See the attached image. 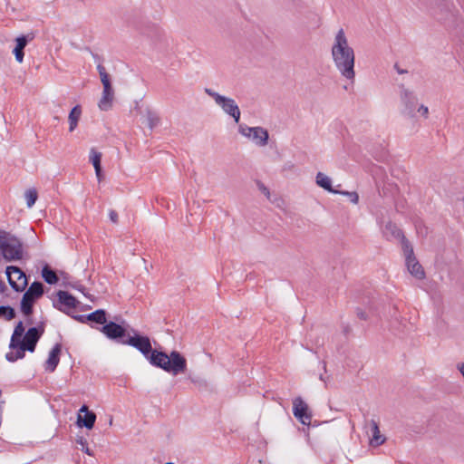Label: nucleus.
I'll list each match as a JSON object with an SVG mask.
<instances>
[{
	"mask_svg": "<svg viewBox=\"0 0 464 464\" xmlns=\"http://www.w3.org/2000/svg\"><path fill=\"white\" fill-rule=\"evenodd\" d=\"M331 56L334 65L341 76L353 83L355 80V52L343 28H340L334 35L331 44Z\"/></svg>",
	"mask_w": 464,
	"mask_h": 464,
	"instance_id": "1",
	"label": "nucleus"
},
{
	"mask_svg": "<svg viewBox=\"0 0 464 464\" xmlns=\"http://www.w3.org/2000/svg\"><path fill=\"white\" fill-rule=\"evenodd\" d=\"M101 332L109 339L116 340L123 345H130L134 348H151L150 339L141 335L129 325L119 324L114 322L105 324Z\"/></svg>",
	"mask_w": 464,
	"mask_h": 464,
	"instance_id": "2",
	"label": "nucleus"
},
{
	"mask_svg": "<svg viewBox=\"0 0 464 464\" xmlns=\"http://www.w3.org/2000/svg\"><path fill=\"white\" fill-rule=\"evenodd\" d=\"M140 352L152 365L173 375H178L186 370V359L175 350L170 354H167L162 350H140Z\"/></svg>",
	"mask_w": 464,
	"mask_h": 464,
	"instance_id": "3",
	"label": "nucleus"
},
{
	"mask_svg": "<svg viewBox=\"0 0 464 464\" xmlns=\"http://www.w3.org/2000/svg\"><path fill=\"white\" fill-rule=\"evenodd\" d=\"M0 251L6 261L20 260L23 256L22 243L11 234L0 230Z\"/></svg>",
	"mask_w": 464,
	"mask_h": 464,
	"instance_id": "4",
	"label": "nucleus"
},
{
	"mask_svg": "<svg viewBox=\"0 0 464 464\" xmlns=\"http://www.w3.org/2000/svg\"><path fill=\"white\" fill-rule=\"evenodd\" d=\"M205 92L215 101L216 104L225 113L231 116L237 123L239 121L241 113L234 99L221 95L210 88H206Z\"/></svg>",
	"mask_w": 464,
	"mask_h": 464,
	"instance_id": "5",
	"label": "nucleus"
},
{
	"mask_svg": "<svg viewBox=\"0 0 464 464\" xmlns=\"http://www.w3.org/2000/svg\"><path fill=\"white\" fill-rule=\"evenodd\" d=\"M402 251L405 257V265L409 273L416 279H423L425 277V271L417 260L413 248L407 239H403L402 241Z\"/></svg>",
	"mask_w": 464,
	"mask_h": 464,
	"instance_id": "6",
	"label": "nucleus"
},
{
	"mask_svg": "<svg viewBox=\"0 0 464 464\" xmlns=\"http://www.w3.org/2000/svg\"><path fill=\"white\" fill-rule=\"evenodd\" d=\"M238 130L241 135L252 140L257 146L264 147L268 142V132L262 127H248L241 124Z\"/></svg>",
	"mask_w": 464,
	"mask_h": 464,
	"instance_id": "7",
	"label": "nucleus"
},
{
	"mask_svg": "<svg viewBox=\"0 0 464 464\" xmlns=\"http://www.w3.org/2000/svg\"><path fill=\"white\" fill-rule=\"evenodd\" d=\"M400 91V99L402 105L401 113L408 117H414L415 111L418 105V99L414 92L403 85H401Z\"/></svg>",
	"mask_w": 464,
	"mask_h": 464,
	"instance_id": "8",
	"label": "nucleus"
},
{
	"mask_svg": "<svg viewBox=\"0 0 464 464\" xmlns=\"http://www.w3.org/2000/svg\"><path fill=\"white\" fill-rule=\"evenodd\" d=\"M6 276L11 287L16 292H23L27 285L25 274L17 266H9L6 267Z\"/></svg>",
	"mask_w": 464,
	"mask_h": 464,
	"instance_id": "9",
	"label": "nucleus"
},
{
	"mask_svg": "<svg viewBox=\"0 0 464 464\" xmlns=\"http://www.w3.org/2000/svg\"><path fill=\"white\" fill-rule=\"evenodd\" d=\"M294 416L304 425H310L312 414L308 411V405L297 397L293 401Z\"/></svg>",
	"mask_w": 464,
	"mask_h": 464,
	"instance_id": "10",
	"label": "nucleus"
},
{
	"mask_svg": "<svg viewBox=\"0 0 464 464\" xmlns=\"http://www.w3.org/2000/svg\"><path fill=\"white\" fill-rule=\"evenodd\" d=\"M43 331L37 327L29 328L28 331L21 338L20 342L17 343V348H34L39 338L42 335Z\"/></svg>",
	"mask_w": 464,
	"mask_h": 464,
	"instance_id": "11",
	"label": "nucleus"
},
{
	"mask_svg": "<svg viewBox=\"0 0 464 464\" xmlns=\"http://www.w3.org/2000/svg\"><path fill=\"white\" fill-rule=\"evenodd\" d=\"M57 301L54 302L53 305L57 309L63 312H68L76 307V299L66 291H58Z\"/></svg>",
	"mask_w": 464,
	"mask_h": 464,
	"instance_id": "12",
	"label": "nucleus"
},
{
	"mask_svg": "<svg viewBox=\"0 0 464 464\" xmlns=\"http://www.w3.org/2000/svg\"><path fill=\"white\" fill-rule=\"evenodd\" d=\"M95 420V413L90 411L86 405H82L79 410V413L77 416L78 426L85 427L86 429L91 430L94 426Z\"/></svg>",
	"mask_w": 464,
	"mask_h": 464,
	"instance_id": "13",
	"label": "nucleus"
},
{
	"mask_svg": "<svg viewBox=\"0 0 464 464\" xmlns=\"http://www.w3.org/2000/svg\"><path fill=\"white\" fill-rule=\"evenodd\" d=\"M33 37L28 38V36L21 35L15 39L16 45L13 50V53L14 54L15 60L17 63H22L24 62V50L27 45L29 40H32Z\"/></svg>",
	"mask_w": 464,
	"mask_h": 464,
	"instance_id": "14",
	"label": "nucleus"
},
{
	"mask_svg": "<svg viewBox=\"0 0 464 464\" xmlns=\"http://www.w3.org/2000/svg\"><path fill=\"white\" fill-rule=\"evenodd\" d=\"M114 98V92L111 86L103 87L102 97L99 101L98 106L102 111H109L112 106Z\"/></svg>",
	"mask_w": 464,
	"mask_h": 464,
	"instance_id": "15",
	"label": "nucleus"
},
{
	"mask_svg": "<svg viewBox=\"0 0 464 464\" xmlns=\"http://www.w3.org/2000/svg\"><path fill=\"white\" fill-rule=\"evenodd\" d=\"M383 236L388 239H401V242L403 239H406L401 232V230L392 222H388L383 230Z\"/></svg>",
	"mask_w": 464,
	"mask_h": 464,
	"instance_id": "16",
	"label": "nucleus"
},
{
	"mask_svg": "<svg viewBox=\"0 0 464 464\" xmlns=\"http://www.w3.org/2000/svg\"><path fill=\"white\" fill-rule=\"evenodd\" d=\"M62 350H51L49 356L44 362V370L49 372H53L60 362V355Z\"/></svg>",
	"mask_w": 464,
	"mask_h": 464,
	"instance_id": "17",
	"label": "nucleus"
},
{
	"mask_svg": "<svg viewBox=\"0 0 464 464\" xmlns=\"http://www.w3.org/2000/svg\"><path fill=\"white\" fill-rule=\"evenodd\" d=\"M316 184L331 193H339V190L333 188L331 179L323 172H318L315 177Z\"/></svg>",
	"mask_w": 464,
	"mask_h": 464,
	"instance_id": "18",
	"label": "nucleus"
},
{
	"mask_svg": "<svg viewBox=\"0 0 464 464\" xmlns=\"http://www.w3.org/2000/svg\"><path fill=\"white\" fill-rule=\"evenodd\" d=\"M101 160H102V153L96 151L94 149L91 150L90 152V161L92 163L95 174L99 181L102 180V167H101Z\"/></svg>",
	"mask_w": 464,
	"mask_h": 464,
	"instance_id": "19",
	"label": "nucleus"
},
{
	"mask_svg": "<svg viewBox=\"0 0 464 464\" xmlns=\"http://www.w3.org/2000/svg\"><path fill=\"white\" fill-rule=\"evenodd\" d=\"M372 425V438L371 439V445L374 447H378L382 445L385 441V438L381 435L378 423L372 420H371Z\"/></svg>",
	"mask_w": 464,
	"mask_h": 464,
	"instance_id": "20",
	"label": "nucleus"
},
{
	"mask_svg": "<svg viewBox=\"0 0 464 464\" xmlns=\"http://www.w3.org/2000/svg\"><path fill=\"white\" fill-rule=\"evenodd\" d=\"M82 115V109L80 105L74 106L69 113L68 121H69V130L72 132L77 127L78 121Z\"/></svg>",
	"mask_w": 464,
	"mask_h": 464,
	"instance_id": "21",
	"label": "nucleus"
},
{
	"mask_svg": "<svg viewBox=\"0 0 464 464\" xmlns=\"http://www.w3.org/2000/svg\"><path fill=\"white\" fill-rule=\"evenodd\" d=\"M87 320L92 323L102 324H107L106 312L102 309L96 310L86 316Z\"/></svg>",
	"mask_w": 464,
	"mask_h": 464,
	"instance_id": "22",
	"label": "nucleus"
},
{
	"mask_svg": "<svg viewBox=\"0 0 464 464\" xmlns=\"http://www.w3.org/2000/svg\"><path fill=\"white\" fill-rule=\"evenodd\" d=\"M24 334V327L22 322H19L14 330V334L11 338L9 348H17L16 344L20 342L21 338Z\"/></svg>",
	"mask_w": 464,
	"mask_h": 464,
	"instance_id": "23",
	"label": "nucleus"
},
{
	"mask_svg": "<svg viewBox=\"0 0 464 464\" xmlns=\"http://www.w3.org/2000/svg\"><path fill=\"white\" fill-rule=\"evenodd\" d=\"M24 294L34 299H37L44 294V285L41 282H34Z\"/></svg>",
	"mask_w": 464,
	"mask_h": 464,
	"instance_id": "24",
	"label": "nucleus"
},
{
	"mask_svg": "<svg viewBox=\"0 0 464 464\" xmlns=\"http://www.w3.org/2000/svg\"><path fill=\"white\" fill-rule=\"evenodd\" d=\"M144 116L146 118V122L150 130L160 124V119L159 115L150 109H146Z\"/></svg>",
	"mask_w": 464,
	"mask_h": 464,
	"instance_id": "25",
	"label": "nucleus"
},
{
	"mask_svg": "<svg viewBox=\"0 0 464 464\" xmlns=\"http://www.w3.org/2000/svg\"><path fill=\"white\" fill-rule=\"evenodd\" d=\"M35 299L32 298L26 294H24L21 301V310L24 315H30L33 312V304Z\"/></svg>",
	"mask_w": 464,
	"mask_h": 464,
	"instance_id": "26",
	"label": "nucleus"
},
{
	"mask_svg": "<svg viewBox=\"0 0 464 464\" xmlns=\"http://www.w3.org/2000/svg\"><path fill=\"white\" fill-rule=\"evenodd\" d=\"M42 276L44 281L50 285L56 284L58 281V276L53 270H52L48 266H45L42 270Z\"/></svg>",
	"mask_w": 464,
	"mask_h": 464,
	"instance_id": "27",
	"label": "nucleus"
},
{
	"mask_svg": "<svg viewBox=\"0 0 464 464\" xmlns=\"http://www.w3.org/2000/svg\"><path fill=\"white\" fill-rule=\"evenodd\" d=\"M26 351L27 350H10L5 354V359L8 362H14L17 361L18 359H23L25 356ZM28 351L31 353L34 352V350H28Z\"/></svg>",
	"mask_w": 464,
	"mask_h": 464,
	"instance_id": "28",
	"label": "nucleus"
},
{
	"mask_svg": "<svg viewBox=\"0 0 464 464\" xmlns=\"http://www.w3.org/2000/svg\"><path fill=\"white\" fill-rule=\"evenodd\" d=\"M38 194L35 188H29L24 192L26 206L31 208L36 202Z\"/></svg>",
	"mask_w": 464,
	"mask_h": 464,
	"instance_id": "29",
	"label": "nucleus"
},
{
	"mask_svg": "<svg viewBox=\"0 0 464 464\" xmlns=\"http://www.w3.org/2000/svg\"><path fill=\"white\" fill-rule=\"evenodd\" d=\"M14 310L10 306H0V318L11 320L14 317Z\"/></svg>",
	"mask_w": 464,
	"mask_h": 464,
	"instance_id": "30",
	"label": "nucleus"
},
{
	"mask_svg": "<svg viewBox=\"0 0 464 464\" xmlns=\"http://www.w3.org/2000/svg\"><path fill=\"white\" fill-rule=\"evenodd\" d=\"M338 194L346 196L350 199V201L353 204H357L359 202V195L355 191H341V190H339Z\"/></svg>",
	"mask_w": 464,
	"mask_h": 464,
	"instance_id": "31",
	"label": "nucleus"
},
{
	"mask_svg": "<svg viewBox=\"0 0 464 464\" xmlns=\"http://www.w3.org/2000/svg\"><path fill=\"white\" fill-rule=\"evenodd\" d=\"M99 75L103 87L109 88V86H111L110 75L107 73V72H102Z\"/></svg>",
	"mask_w": 464,
	"mask_h": 464,
	"instance_id": "32",
	"label": "nucleus"
},
{
	"mask_svg": "<svg viewBox=\"0 0 464 464\" xmlns=\"http://www.w3.org/2000/svg\"><path fill=\"white\" fill-rule=\"evenodd\" d=\"M418 112L420 113V115L422 117H424L425 119L428 118L429 116V108L423 104L420 105L419 108L417 109Z\"/></svg>",
	"mask_w": 464,
	"mask_h": 464,
	"instance_id": "33",
	"label": "nucleus"
},
{
	"mask_svg": "<svg viewBox=\"0 0 464 464\" xmlns=\"http://www.w3.org/2000/svg\"><path fill=\"white\" fill-rule=\"evenodd\" d=\"M257 186H258V188L259 190L267 198H270V191L268 189V188H266L263 183L261 182H258L257 183Z\"/></svg>",
	"mask_w": 464,
	"mask_h": 464,
	"instance_id": "34",
	"label": "nucleus"
},
{
	"mask_svg": "<svg viewBox=\"0 0 464 464\" xmlns=\"http://www.w3.org/2000/svg\"><path fill=\"white\" fill-rule=\"evenodd\" d=\"M109 217L112 223L116 224L118 222V213L115 210H110Z\"/></svg>",
	"mask_w": 464,
	"mask_h": 464,
	"instance_id": "35",
	"label": "nucleus"
},
{
	"mask_svg": "<svg viewBox=\"0 0 464 464\" xmlns=\"http://www.w3.org/2000/svg\"><path fill=\"white\" fill-rule=\"evenodd\" d=\"M357 316L362 319V320H366L367 319V314L365 312L362 311V310H358L357 311Z\"/></svg>",
	"mask_w": 464,
	"mask_h": 464,
	"instance_id": "36",
	"label": "nucleus"
},
{
	"mask_svg": "<svg viewBox=\"0 0 464 464\" xmlns=\"http://www.w3.org/2000/svg\"><path fill=\"white\" fill-rule=\"evenodd\" d=\"M97 70H98V72H99V74H101L102 72H106V70H105L104 66H103V65H102V64H98V66H97Z\"/></svg>",
	"mask_w": 464,
	"mask_h": 464,
	"instance_id": "37",
	"label": "nucleus"
},
{
	"mask_svg": "<svg viewBox=\"0 0 464 464\" xmlns=\"http://www.w3.org/2000/svg\"><path fill=\"white\" fill-rule=\"evenodd\" d=\"M77 442L82 445V448H83L84 446H86V440L83 439V438H80Z\"/></svg>",
	"mask_w": 464,
	"mask_h": 464,
	"instance_id": "38",
	"label": "nucleus"
},
{
	"mask_svg": "<svg viewBox=\"0 0 464 464\" xmlns=\"http://www.w3.org/2000/svg\"><path fill=\"white\" fill-rule=\"evenodd\" d=\"M82 450L87 453L88 455H92V453L91 452L90 449L87 446L82 448Z\"/></svg>",
	"mask_w": 464,
	"mask_h": 464,
	"instance_id": "39",
	"label": "nucleus"
},
{
	"mask_svg": "<svg viewBox=\"0 0 464 464\" xmlns=\"http://www.w3.org/2000/svg\"><path fill=\"white\" fill-rule=\"evenodd\" d=\"M395 69L397 70V72L399 74H403V73H406L407 71L406 70H402V69H400L397 65H395Z\"/></svg>",
	"mask_w": 464,
	"mask_h": 464,
	"instance_id": "40",
	"label": "nucleus"
},
{
	"mask_svg": "<svg viewBox=\"0 0 464 464\" xmlns=\"http://www.w3.org/2000/svg\"><path fill=\"white\" fill-rule=\"evenodd\" d=\"M150 342L152 343L151 346L154 345L155 349H158V343L154 340L153 341L150 340Z\"/></svg>",
	"mask_w": 464,
	"mask_h": 464,
	"instance_id": "41",
	"label": "nucleus"
},
{
	"mask_svg": "<svg viewBox=\"0 0 464 464\" xmlns=\"http://www.w3.org/2000/svg\"><path fill=\"white\" fill-rule=\"evenodd\" d=\"M53 348L58 349V348H60V345H59L58 343H56V344L53 346Z\"/></svg>",
	"mask_w": 464,
	"mask_h": 464,
	"instance_id": "42",
	"label": "nucleus"
}]
</instances>
